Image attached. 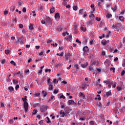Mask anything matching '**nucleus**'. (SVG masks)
Here are the masks:
<instances>
[{
	"label": "nucleus",
	"instance_id": "1",
	"mask_svg": "<svg viewBox=\"0 0 125 125\" xmlns=\"http://www.w3.org/2000/svg\"><path fill=\"white\" fill-rule=\"evenodd\" d=\"M89 17L90 18V19H91L92 18V20H91V21L89 22V25H92L94 24V18H95V16H94V14H91L89 16Z\"/></svg>",
	"mask_w": 125,
	"mask_h": 125
},
{
	"label": "nucleus",
	"instance_id": "2",
	"mask_svg": "<svg viewBox=\"0 0 125 125\" xmlns=\"http://www.w3.org/2000/svg\"><path fill=\"white\" fill-rule=\"evenodd\" d=\"M24 39L23 37L18 38V40L16 41V43H20L21 44H24V42L22 40Z\"/></svg>",
	"mask_w": 125,
	"mask_h": 125
},
{
	"label": "nucleus",
	"instance_id": "3",
	"mask_svg": "<svg viewBox=\"0 0 125 125\" xmlns=\"http://www.w3.org/2000/svg\"><path fill=\"white\" fill-rule=\"evenodd\" d=\"M46 110H47V106L45 105H42L40 107V112L41 113H44Z\"/></svg>",
	"mask_w": 125,
	"mask_h": 125
},
{
	"label": "nucleus",
	"instance_id": "4",
	"mask_svg": "<svg viewBox=\"0 0 125 125\" xmlns=\"http://www.w3.org/2000/svg\"><path fill=\"white\" fill-rule=\"evenodd\" d=\"M23 106H24V108L25 109V112H27L29 108V104H28V103L27 102H24Z\"/></svg>",
	"mask_w": 125,
	"mask_h": 125
},
{
	"label": "nucleus",
	"instance_id": "5",
	"mask_svg": "<svg viewBox=\"0 0 125 125\" xmlns=\"http://www.w3.org/2000/svg\"><path fill=\"white\" fill-rule=\"evenodd\" d=\"M67 103H68V106H70V105H72H72H77V103H75V102L73 100H69L67 102Z\"/></svg>",
	"mask_w": 125,
	"mask_h": 125
},
{
	"label": "nucleus",
	"instance_id": "6",
	"mask_svg": "<svg viewBox=\"0 0 125 125\" xmlns=\"http://www.w3.org/2000/svg\"><path fill=\"white\" fill-rule=\"evenodd\" d=\"M71 58H72L71 54L68 53L67 55H65V59H66V60H70Z\"/></svg>",
	"mask_w": 125,
	"mask_h": 125
},
{
	"label": "nucleus",
	"instance_id": "7",
	"mask_svg": "<svg viewBox=\"0 0 125 125\" xmlns=\"http://www.w3.org/2000/svg\"><path fill=\"white\" fill-rule=\"evenodd\" d=\"M83 51L84 52V53H87V52L89 51V49H88V47L84 46L83 48Z\"/></svg>",
	"mask_w": 125,
	"mask_h": 125
},
{
	"label": "nucleus",
	"instance_id": "8",
	"mask_svg": "<svg viewBox=\"0 0 125 125\" xmlns=\"http://www.w3.org/2000/svg\"><path fill=\"white\" fill-rule=\"evenodd\" d=\"M87 65H88V63L86 62V63H82L81 64V67L82 68H86L87 67Z\"/></svg>",
	"mask_w": 125,
	"mask_h": 125
},
{
	"label": "nucleus",
	"instance_id": "9",
	"mask_svg": "<svg viewBox=\"0 0 125 125\" xmlns=\"http://www.w3.org/2000/svg\"><path fill=\"white\" fill-rule=\"evenodd\" d=\"M87 85V83H83L82 85V88L83 89H84V88H85V87H86Z\"/></svg>",
	"mask_w": 125,
	"mask_h": 125
},
{
	"label": "nucleus",
	"instance_id": "10",
	"mask_svg": "<svg viewBox=\"0 0 125 125\" xmlns=\"http://www.w3.org/2000/svg\"><path fill=\"white\" fill-rule=\"evenodd\" d=\"M29 28L30 31H33L34 30V24H33V23H30Z\"/></svg>",
	"mask_w": 125,
	"mask_h": 125
},
{
	"label": "nucleus",
	"instance_id": "11",
	"mask_svg": "<svg viewBox=\"0 0 125 125\" xmlns=\"http://www.w3.org/2000/svg\"><path fill=\"white\" fill-rule=\"evenodd\" d=\"M55 19H59L60 18V15L59 13H57L55 15Z\"/></svg>",
	"mask_w": 125,
	"mask_h": 125
},
{
	"label": "nucleus",
	"instance_id": "12",
	"mask_svg": "<svg viewBox=\"0 0 125 125\" xmlns=\"http://www.w3.org/2000/svg\"><path fill=\"white\" fill-rule=\"evenodd\" d=\"M49 85V90H52L53 89V85H52V83H51Z\"/></svg>",
	"mask_w": 125,
	"mask_h": 125
},
{
	"label": "nucleus",
	"instance_id": "13",
	"mask_svg": "<svg viewBox=\"0 0 125 125\" xmlns=\"http://www.w3.org/2000/svg\"><path fill=\"white\" fill-rule=\"evenodd\" d=\"M51 19H50V18L48 17L46 19V22H47V23H51Z\"/></svg>",
	"mask_w": 125,
	"mask_h": 125
},
{
	"label": "nucleus",
	"instance_id": "14",
	"mask_svg": "<svg viewBox=\"0 0 125 125\" xmlns=\"http://www.w3.org/2000/svg\"><path fill=\"white\" fill-rule=\"evenodd\" d=\"M117 90H118V91H121V90H122V89H123V86H122V85L118 86L117 87Z\"/></svg>",
	"mask_w": 125,
	"mask_h": 125
},
{
	"label": "nucleus",
	"instance_id": "15",
	"mask_svg": "<svg viewBox=\"0 0 125 125\" xmlns=\"http://www.w3.org/2000/svg\"><path fill=\"white\" fill-rule=\"evenodd\" d=\"M79 97H83V99H84V97H85V96L82 92H80L79 93Z\"/></svg>",
	"mask_w": 125,
	"mask_h": 125
},
{
	"label": "nucleus",
	"instance_id": "16",
	"mask_svg": "<svg viewBox=\"0 0 125 125\" xmlns=\"http://www.w3.org/2000/svg\"><path fill=\"white\" fill-rule=\"evenodd\" d=\"M110 83L112 88H115V87L117 86V83Z\"/></svg>",
	"mask_w": 125,
	"mask_h": 125
},
{
	"label": "nucleus",
	"instance_id": "17",
	"mask_svg": "<svg viewBox=\"0 0 125 125\" xmlns=\"http://www.w3.org/2000/svg\"><path fill=\"white\" fill-rule=\"evenodd\" d=\"M60 115H62L61 117H62V118H64V117L65 116V112H63L62 110H61L60 112Z\"/></svg>",
	"mask_w": 125,
	"mask_h": 125
},
{
	"label": "nucleus",
	"instance_id": "18",
	"mask_svg": "<svg viewBox=\"0 0 125 125\" xmlns=\"http://www.w3.org/2000/svg\"><path fill=\"white\" fill-rule=\"evenodd\" d=\"M81 30L82 32H86V28L83 26L81 27Z\"/></svg>",
	"mask_w": 125,
	"mask_h": 125
},
{
	"label": "nucleus",
	"instance_id": "19",
	"mask_svg": "<svg viewBox=\"0 0 125 125\" xmlns=\"http://www.w3.org/2000/svg\"><path fill=\"white\" fill-rule=\"evenodd\" d=\"M42 95L44 96V97H45V96H46V95H47V92L44 91H42Z\"/></svg>",
	"mask_w": 125,
	"mask_h": 125
},
{
	"label": "nucleus",
	"instance_id": "20",
	"mask_svg": "<svg viewBox=\"0 0 125 125\" xmlns=\"http://www.w3.org/2000/svg\"><path fill=\"white\" fill-rule=\"evenodd\" d=\"M95 100H101V97H100V95H97V97L95 98Z\"/></svg>",
	"mask_w": 125,
	"mask_h": 125
},
{
	"label": "nucleus",
	"instance_id": "21",
	"mask_svg": "<svg viewBox=\"0 0 125 125\" xmlns=\"http://www.w3.org/2000/svg\"><path fill=\"white\" fill-rule=\"evenodd\" d=\"M24 73H25V75H29V74H30V70L29 69H26Z\"/></svg>",
	"mask_w": 125,
	"mask_h": 125
},
{
	"label": "nucleus",
	"instance_id": "22",
	"mask_svg": "<svg viewBox=\"0 0 125 125\" xmlns=\"http://www.w3.org/2000/svg\"><path fill=\"white\" fill-rule=\"evenodd\" d=\"M117 6L114 5L113 7H112L111 8L112 10H113V11H116V10H117Z\"/></svg>",
	"mask_w": 125,
	"mask_h": 125
},
{
	"label": "nucleus",
	"instance_id": "23",
	"mask_svg": "<svg viewBox=\"0 0 125 125\" xmlns=\"http://www.w3.org/2000/svg\"><path fill=\"white\" fill-rule=\"evenodd\" d=\"M55 11V8H52L50 10V13H53Z\"/></svg>",
	"mask_w": 125,
	"mask_h": 125
},
{
	"label": "nucleus",
	"instance_id": "24",
	"mask_svg": "<svg viewBox=\"0 0 125 125\" xmlns=\"http://www.w3.org/2000/svg\"><path fill=\"white\" fill-rule=\"evenodd\" d=\"M106 95L107 97H109L110 95H111V90L109 91L108 92H107L106 93Z\"/></svg>",
	"mask_w": 125,
	"mask_h": 125
},
{
	"label": "nucleus",
	"instance_id": "25",
	"mask_svg": "<svg viewBox=\"0 0 125 125\" xmlns=\"http://www.w3.org/2000/svg\"><path fill=\"white\" fill-rule=\"evenodd\" d=\"M8 89L10 91H13L14 90V88L12 86H9L8 87Z\"/></svg>",
	"mask_w": 125,
	"mask_h": 125
},
{
	"label": "nucleus",
	"instance_id": "26",
	"mask_svg": "<svg viewBox=\"0 0 125 125\" xmlns=\"http://www.w3.org/2000/svg\"><path fill=\"white\" fill-rule=\"evenodd\" d=\"M104 83H106V84H110V81L109 80L104 81Z\"/></svg>",
	"mask_w": 125,
	"mask_h": 125
},
{
	"label": "nucleus",
	"instance_id": "27",
	"mask_svg": "<svg viewBox=\"0 0 125 125\" xmlns=\"http://www.w3.org/2000/svg\"><path fill=\"white\" fill-rule=\"evenodd\" d=\"M63 55L64 53L63 52H62L61 54L57 53V56H61L62 57L63 56Z\"/></svg>",
	"mask_w": 125,
	"mask_h": 125
},
{
	"label": "nucleus",
	"instance_id": "28",
	"mask_svg": "<svg viewBox=\"0 0 125 125\" xmlns=\"http://www.w3.org/2000/svg\"><path fill=\"white\" fill-rule=\"evenodd\" d=\"M90 7L92 9V10H93V11H95V8H94V4H92L90 6Z\"/></svg>",
	"mask_w": 125,
	"mask_h": 125
},
{
	"label": "nucleus",
	"instance_id": "29",
	"mask_svg": "<svg viewBox=\"0 0 125 125\" xmlns=\"http://www.w3.org/2000/svg\"><path fill=\"white\" fill-rule=\"evenodd\" d=\"M106 17H107V18H112V14H110V13H107V15H106Z\"/></svg>",
	"mask_w": 125,
	"mask_h": 125
},
{
	"label": "nucleus",
	"instance_id": "30",
	"mask_svg": "<svg viewBox=\"0 0 125 125\" xmlns=\"http://www.w3.org/2000/svg\"><path fill=\"white\" fill-rule=\"evenodd\" d=\"M79 13L80 14H81V15H83V9H81L79 11Z\"/></svg>",
	"mask_w": 125,
	"mask_h": 125
},
{
	"label": "nucleus",
	"instance_id": "31",
	"mask_svg": "<svg viewBox=\"0 0 125 125\" xmlns=\"http://www.w3.org/2000/svg\"><path fill=\"white\" fill-rule=\"evenodd\" d=\"M119 19L120 20V21H122V22H124V17H123L122 16H120L119 17Z\"/></svg>",
	"mask_w": 125,
	"mask_h": 125
},
{
	"label": "nucleus",
	"instance_id": "32",
	"mask_svg": "<svg viewBox=\"0 0 125 125\" xmlns=\"http://www.w3.org/2000/svg\"><path fill=\"white\" fill-rule=\"evenodd\" d=\"M13 83H14V84H17V83H18V81L14 79L13 81Z\"/></svg>",
	"mask_w": 125,
	"mask_h": 125
},
{
	"label": "nucleus",
	"instance_id": "33",
	"mask_svg": "<svg viewBox=\"0 0 125 125\" xmlns=\"http://www.w3.org/2000/svg\"><path fill=\"white\" fill-rule=\"evenodd\" d=\"M73 9L75 11H77L78 10V6H73Z\"/></svg>",
	"mask_w": 125,
	"mask_h": 125
},
{
	"label": "nucleus",
	"instance_id": "34",
	"mask_svg": "<svg viewBox=\"0 0 125 125\" xmlns=\"http://www.w3.org/2000/svg\"><path fill=\"white\" fill-rule=\"evenodd\" d=\"M89 124H90V125H96V124L95 123V122H94V121H91V122H90Z\"/></svg>",
	"mask_w": 125,
	"mask_h": 125
},
{
	"label": "nucleus",
	"instance_id": "35",
	"mask_svg": "<svg viewBox=\"0 0 125 125\" xmlns=\"http://www.w3.org/2000/svg\"><path fill=\"white\" fill-rule=\"evenodd\" d=\"M74 68H75L76 70L79 69V64H74Z\"/></svg>",
	"mask_w": 125,
	"mask_h": 125
},
{
	"label": "nucleus",
	"instance_id": "36",
	"mask_svg": "<svg viewBox=\"0 0 125 125\" xmlns=\"http://www.w3.org/2000/svg\"><path fill=\"white\" fill-rule=\"evenodd\" d=\"M72 39V36L71 35H69V36H68V38H66H66H64V40H65L66 41H68V40H71Z\"/></svg>",
	"mask_w": 125,
	"mask_h": 125
},
{
	"label": "nucleus",
	"instance_id": "37",
	"mask_svg": "<svg viewBox=\"0 0 125 125\" xmlns=\"http://www.w3.org/2000/svg\"><path fill=\"white\" fill-rule=\"evenodd\" d=\"M62 29L63 28H62V27L61 26H59V27L57 28L58 31H59L60 32H61V31H62Z\"/></svg>",
	"mask_w": 125,
	"mask_h": 125
},
{
	"label": "nucleus",
	"instance_id": "38",
	"mask_svg": "<svg viewBox=\"0 0 125 125\" xmlns=\"http://www.w3.org/2000/svg\"><path fill=\"white\" fill-rule=\"evenodd\" d=\"M50 72H51V70H50V69H46L45 70V73H50Z\"/></svg>",
	"mask_w": 125,
	"mask_h": 125
},
{
	"label": "nucleus",
	"instance_id": "39",
	"mask_svg": "<svg viewBox=\"0 0 125 125\" xmlns=\"http://www.w3.org/2000/svg\"><path fill=\"white\" fill-rule=\"evenodd\" d=\"M46 119H47V122H46L47 124H49V123H51L50 119L48 117L46 118Z\"/></svg>",
	"mask_w": 125,
	"mask_h": 125
},
{
	"label": "nucleus",
	"instance_id": "40",
	"mask_svg": "<svg viewBox=\"0 0 125 125\" xmlns=\"http://www.w3.org/2000/svg\"><path fill=\"white\" fill-rule=\"evenodd\" d=\"M10 63H11V64H12V65H14V66H16V63L13 61H11L10 62Z\"/></svg>",
	"mask_w": 125,
	"mask_h": 125
},
{
	"label": "nucleus",
	"instance_id": "41",
	"mask_svg": "<svg viewBox=\"0 0 125 125\" xmlns=\"http://www.w3.org/2000/svg\"><path fill=\"white\" fill-rule=\"evenodd\" d=\"M66 35H69V33H68L67 32H63L62 33V35L63 36V37H65Z\"/></svg>",
	"mask_w": 125,
	"mask_h": 125
},
{
	"label": "nucleus",
	"instance_id": "42",
	"mask_svg": "<svg viewBox=\"0 0 125 125\" xmlns=\"http://www.w3.org/2000/svg\"><path fill=\"white\" fill-rule=\"evenodd\" d=\"M10 52V50H5V53L6 54H9V53Z\"/></svg>",
	"mask_w": 125,
	"mask_h": 125
},
{
	"label": "nucleus",
	"instance_id": "43",
	"mask_svg": "<svg viewBox=\"0 0 125 125\" xmlns=\"http://www.w3.org/2000/svg\"><path fill=\"white\" fill-rule=\"evenodd\" d=\"M22 101H25V102L27 101V96H25L24 98H22Z\"/></svg>",
	"mask_w": 125,
	"mask_h": 125
},
{
	"label": "nucleus",
	"instance_id": "44",
	"mask_svg": "<svg viewBox=\"0 0 125 125\" xmlns=\"http://www.w3.org/2000/svg\"><path fill=\"white\" fill-rule=\"evenodd\" d=\"M89 71H93V67H92V65H90L89 67Z\"/></svg>",
	"mask_w": 125,
	"mask_h": 125
},
{
	"label": "nucleus",
	"instance_id": "45",
	"mask_svg": "<svg viewBox=\"0 0 125 125\" xmlns=\"http://www.w3.org/2000/svg\"><path fill=\"white\" fill-rule=\"evenodd\" d=\"M22 3H23V2H21V1L19 2L18 3V6H21V5H22Z\"/></svg>",
	"mask_w": 125,
	"mask_h": 125
},
{
	"label": "nucleus",
	"instance_id": "46",
	"mask_svg": "<svg viewBox=\"0 0 125 125\" xmlns=\"http://www.w3.org/2000/svg\"><path fill=\"white\" fill-rule=\"evenodd\" d=\"M51 45H52V46H53L54 47H56V46H57V45H58V44H57V43H52L51 44Z\"/></svg>",
	"mask_w": 125,
	"mask_h": 125
},
{
	"label": "nucleus",
	"instance_id": "47",
	"mask_svg": "<svg viewBox=\"0 0 125 125\" xmlns=\"http://www.w3.org/2000/svg\"><path fill=\"white\" fill-rule=\"evenodd\" d=\"M47 84L48 85H49V84H50V78H48L47 79Z\"/></svg>",
	"mask_w": 125,
	"mask_h": 125
},
{
	"label": "nucleus",
	"instance_id": "48",
	"mask_svg": "<svg viewBox=\"0 0 125 125\" xmlns=\"http://www.w3.org/2000/svg\"><path fill=\"white\" fill-rule=\"evenodd\" d=\"M101 43L103 45H105V44H106V41H102L101 42Z\"/></svg>",
	"mask_w": 125,
	"mask_h": 125
},
{
	"label": "nucleus",
	"instance_id": "49",
	"mask_svg": "<svg viewBox=\"0 0 125 125\" xmlns=\"http://www.w3.org/2000/svg\"><path fill=\"white\" fill-rule=\"evenodd\" d=\"M54 93L55 94H57L58 93V90H57L56 89L54 90Z\"/></svg>",
	"mask_w": 125,
	"mask_h": 125
},
{
	"label": "nucleus",
	"instance_id": "50",
	"mask_svg": "<svg viewBox=\"0 0 125 125\" xmlns=\"http://www.w3.org/2000/svg\"><path fill=\"white\" fill-rule=\"evenodd\" d=\"M104 37H105V34H103L102 36L99 37V38L100 39V40H101V39H103V38H104Z\"/></svg>",
	"mask_w": 125,
	"mask_h": 125
},
{
	"label": "nucleus",
	"instance_id": "51",
	"mask_svg": "<svg viewBox=\"0 0 125 125\" xmlns=\"http://www.w3.org/2000/svg\"><path fill=\"white\" fill-rule=\"evenodd\" d=\"M105 54H106V52L104 51H103L102 53V55H103V56H105Z\"/></svg>",
	"mask_w": 125,
	"mask_h": 125
},
{
	"label": "nucleus",
	"instance_id": "52",
	"mask_svg": "<svg viewBox=\"0 0 125 125\" xmlns=\"http://www.w3.org/2000/svg\"><path fill=\"white\" fill-rule=\"evenodd\" d=\"M19 87H20L19 85L17 84L16 87H15V88H16V90H18V88H19Z\"/></svg>",
	"mask_w": 125,
	"mask_h": 125
},
{
	"label": "nucleus",
	"instance_id": "53",
	"mask_svg": "<svg viewBox=\"0 0 125 125\" xmlns=\"http://www.w3.org/2000/svg\"><path fill=\"white\" fill-rule=\"evenodd\" d=\"M96 20L97 21H100L101 20V19L100 18H99V17H96Z\"/></svg>",
	"mask_w": 125,
	"mask_h": 125
},
{
	"label": "nucleus",
	"instance_id": "54",
	"mask_svg": "<svg viewBox=\"0 0 125 125\" xmlns=\"http://www.w3.org/2000/svg\"><path fill=\"white\" fill-rule=\"evenodd\" d=\"M35 96H38V97H39V96H40V95H41V93H35Z\"/></svg>",
	"mask_w": 125,
	"mask_h": 125
},
{
	"label": "nucleus",
	"instance_id": "55",
	"mask_svg": "<svg viewBox=\"0 0 125 125\" xmlns=\"http://www.w3.org/2000/svg\"><path fill=\"white\" fill-rule=\"evenodd\" d=\"M19 28H20L21 29H22V28H23V24H20L19 25Z\"/></svg>",
	"mask_w": 125,
	"mask_h": 125
},
{
	"label": "nucleus",
	"instance_id": "56",
	"mask_svg": "<svg viewBox=\"0 0 125 125\" xmlns=\"http://www.w3.org/2000/svg\"><path fill=\"white\" fill-rule=\"evenodd\" d=\"M73 28H74L75 31H77V28H78V26H77V25H75L74 26Z\"/></svg>",
	"mask_w": 125,
	"mask_h": 125
},
{
	"label": "nucleus",
	"instance_id": "57",
	"mask_svg": "<svg viewBox=\"0 0 125 125\" xmlns=\"http://www.w3.org/2000/svg\"><path fill=\"white\" fill-rule=\"evenodd\" d=\"M60 98H62L63 99H65V98H66V97H65V96H64V95H62L61 96H60Z\"/></svg>",
	"mask_w": 125,
	"mask_h": 125
},
{
	"label": "nucleus",
	"instance_id": "58",
	"mask_svg": "<svg viewBox=\"0 0 125 125\" xmlns=\"http://www.w3.org/2000/svg\"><path fill=\"white\" fill-rule=\"evenodd\" d=\"M36 114H37V110H34L33 111V114L36 115Z\"/></svg>",
	"mask_w": 125,
	"mask_h": 125
},
{
	"label": "nucleus",
	"instance_id": "59",
	"mask_svg": "<svg viewBox=\"0 0 125 125\" xmlns=\"http://www.w3.org/2000/svg\"><path fill=\"white\" fill-rule=\"evenodd\" d=\"M42 69H41L39 70V72H38V75H41L42 74Z\"/></svg>",
	"mask_w": 125,
	"mask_h": 125
},
{
	"label": "nucleus",
	"instance_id": "60",
	"mask_svg": "<svg viewBox=\"0 0 125 125\" xmlns=\"http://www.w3.org/2000/svg\"><path fill=\"white\" fill-rule=\"evenodd\" d=\"M26 10L27 9L25 7H23L22 9V12H26Z\"/></svg>",
	"mask_w": 125,
	"mask_h": 125
},
{
	"label": "nucleus",
	"instance_id": "61",
	"mask_svg": "<svg viewBox=\"0 0 125 125\" xmlns=\"http://www.w3.org/2000/svg\"><path fill=\"white\" fill-rule=\"evenodd\" d=\"M125 71L123 70L122 72H121V76H124V75H125Z\"/></svg>",
	"mask_w": 125,
	"mask_h": 125
},
{
	"label": "nucleus",
	"instance_id": "62",
	"mask_svg": "<svg viewBox=\"0 0 125 125\" xmlns=\"http://www.w3.org/2000/svg\"><path fill=\"white\" fill-rule=\"evenodd\" d=\"M6 14H8V11H5L4 12V15H6Z\"/></svg>",
	"mask_w": 125,
	"mask_h": 125
},
{
	"label": "nucleus",
	"instance_id": "63",
	"mask_svg": "<svg viewBox=\"0 0 125 125\" xmlns=\"http://www.w3.org/2000/svg\"><path fill=\"white\" fill-rule=\"evenodd\" d=\"M110 70H112V71H113V73H115V68H114V67H111V68H110Z\"/></svg>",
	"mask_w": 125,
	"mask_h": 125
},
{
	"label": "nucleus",
	"instance_id": "64",
	"mask_svg": "<svg viewBox=\"0 0 125 125\" xmlns=\"http://www.w3.org/2000/svg\"><path fill=\"white\" fill-rule=\"evenodd\" d=\"M53 98H54V96H52L51 98L50 99H49V101H51V100H52V99H53Z\"/></svg>",
	"mask_w": 125,
	"mask_h": 125
}]
</instances>
